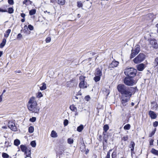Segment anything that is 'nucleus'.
Listing matches in <instances>:
<instances>
[{
	"label": "nucleus",
	"mask_w": 158,
	"mask_h": 158,
	"mask_svg": "<svg viewBox=\"0 0 158 158\" xmlns=\"http://www.w3.org/2000/svg\"><path fill=\"white\" fill-rule=\"evenodd\" d=\"M38 104L35 97L30 98L27 104V109L31 113L38 114L40 108L38 106Z\"/></svg>",
	"instance_id": "1"
},
{
	"label": "nucleus",
	"mask_w": 158,
	"mask_h": 158,
	"mask_svg": "<svg viewBox=\"0 0 158 158\" xmlns=\"http://www.w3.org/2000/svg\"><path fill=\"white\" fill-rule=\"evenodd\" d=\"M117 89L122 94L121 98L130 99L132 93L130 89H127L124 85L119 84L117 86Z\"/></svg>",
	"instance_id": "2"
},
{
	"label": "nucleus",
	"mask_w": 158,
	"mask_h": 158,
	"mask_svg": "<svg viewBox=\"0 0 158 158\" xmlns=\"http://www.w3.org/2000/svg\"><path fill=\"white\" fill-rule=\"evenodd\" d=\"M137 70L133 68H127L124 70V73L130 77H134L136 74Z\"/></svg>",
	"instance_id": "3"
},
{
	"label": "nucleus",
	"mask_w": 158,
	"mask_h": 158,
	"mask_svg": "<svg viewBox=\"0 0 158 158\" xmlns=\"http://www.w3.org/2000/svg\"><path fill=\"white\" fill-rule=\"evenodd\" d=\"M85 78L86 77L83 76H81L80 77L79 80L80 81V82L79 84V86L80 88H86L89 86L87 83L85 81Z\"/></svg>",
	"instance_id": "4"
},
{
	"label": "nucleus",
	"mask_w": 158,
	"mask_h": 158,
	"mask_svg": "<svg viewBox=\"0 0 158 158\" xmlns=\"http://www.w3.org/2000/svg\"><path fill=\"white\" fill-rule=\"evenodd\" d=\"M145 59V55L143 53H140L133 60V61L135 64H138L142 62Z\"/></svg>",
	"instance_id": "5"
},
{
	"label": "nucleus",
	"mask_w": 158,
	"mask_h": 158,
	"mask_svg": "<svg viewBox=\"0 0 158 158\" xmlns=\"http://www.w3.org/2000/svg\"><path fill=\"white\" fill-rule=\"evenodd\" d=\"M124 82L127 85L132 86L135 84L136 81L130 77H126L124 78Z\"/></svg>",
	"instance_id": "6"
},
{
	"label": "nucleus",
	"mask_w": 158,
	"mask_h": 158,
	"mask_svg": "<svg viewBox=\"0 0 158 158\" xmlns=\"http://www.w3.org/2000/svg\"><path fill=\"white\" fill-rule=\"evenodd\" d=\"M140 48L139 45H137L135 46L134 49H132L131 50V54L130 58L131 59L135 56L138 54L140 51Z\"/></svg>",
	"instance_id": "7"
},
{
	"label": "nucleus",
	"mask_w": 158,
	"mask_h": 158,
	"mask_svg": "<svg viewBox=\"0 0 158 158\" xmlns=\"http://www.w3.org/2000/svg\"><path fill=\"white\" fill-rule=\"evenodd\" d=\"M8 127L12 131H15L17 130V128L14 121H11L9 122Z\"/></svg>",
	"instance_id": "8"
},
{
	"label": "nucleus",
	"mask_w": 158,
	"mask_h": 158,
	"mask_svg": "<svg viewBox=\"0 0 158 158\" xmlns=\"http://www.w3.org/2000/svg\"><path fill=\"white\" fill-rule=\"evenodd\" d=\"M130 100L129 99L121 98V106L123 107L126 106Z\"/></svg>",
	"instance_id": "9"
},
{
	"label": "nucleus",
	"mask_w": 158,
	"mask_h": 158,
	"mask_svg": "<svg viewBox=\"0 0 158 158\" xmlns=\"http://www.w3.org/2000/svg\"><path fill=\"white\" fill-rule=\"evenodd\" d=\"M119 64V62L115 60L113 61L110 64L109 67L110 68H114L117 66Z\"/></svg>",
	"instance_id": "10"
},
{
	"label": "nucleus",
	"mask_w": 158,
	"mask_h": 158,
	"mask_svg": "<svg viewBox=\"0 0 158 158\" xmlns=\"http://www.w3.org/2000/svg\"><path fill=\"white\" fill-rule=\"evenodd\" d=\"M94 75L101 77L102 75V70L98 68L97 69L95 70Z\"/></svg>",
	"instance_id": "11"
},
{
	"label": "nucleus",
	"mask_w": 158,
	"mask_h": 158,
	"mask_svg": "<svg viewBox=\"0 0 158 158\" xmlns=\"http://www.w3.org/2000/svg\"><path fill=\"white\" fill-rule=\"evenodd\" d=\"M150 43L152 45L153 48H158V44L156 41L154 40H151Z\"/></svg>",
	"instance_id": "12"
},
{
	"label": "nucleus",
	"mask_w": 158,
	"mask_h": 158,
	"mask_svg": "<svg viewBox=\"0 0 158 158\" xmlns=\"http://www.w3.org/2000/svg\"><path fill=\"white\" fill-rule=\"evenodd\" d=\"M151 108L152 110L156 109L158 107V104L156 102L154 101L151 102Z\"/></svg>",
	"instance_id": "13"
},
{
	"label": "nucleus",
	"mask_w": 158,
	"mask_h": 158,
	"mask_svg": "<svg viewBox=\"0 0 158 158\" xmlns=\"http://www.w3.org/2000/svg\"><path fill=\"white\" fill-rule=\"evenodd\" d=\"M149 115L151 118L152 119H155L156 117V114L153 111H149Z\"/></svg>",
	"instance_id": "14"
},
{
	"label": "nucleus",
	"mask_w": 158,
	"mask_h": 158,
	"mask_svg": "<svg viewBox=\"0 0 158 158\" xmlns=\"http://www.w3.org/2000/svg\"><path fill=\"white\" fill-rule=\"evenodd\" d=\"M50 136L52 138H56L58 137L57 133L54 130H52L51 131V133L50 134Z\"/></svg>",
	"instance_id": "15"
},
{
	"label": "nucleus",
	"mask_w": 158,
	"mask_h": 158,
	"mask_svg": "<svg viewBox=\"0 0 158 158\" xmlns=\"http://www.w3.org/2000/svg\"><path fill=\"white\" fill-rule=\"evenodd\" d=\"M144 64H139L137 66L138 70L140 71H142L144 68Z\"/></svg>",
	"instance_id": "16"
},
{
	"label": "nucleus",
	"mask_w": 158,
	"mask_h": 158,
	"mask_svg": "<svg viewBox=\"0 0 158 158\" xmlns=\"http://www.w3.org/2000/svg\"><path fill=\"white\" fill-rule=\"evenodd\" d=\"M109 129V127L107 125H105L103 127V130L104 132L103 133V135H105L106 133Z\"/></svg>",
	"instance_id": "17"
},
{
	"label": "nucleus",
	"mask_w": 158,
	"mask_h": 158,
	"mask_svg": "<svg viewBox=\"0 0 158 158\" xmlns=\"http://www.w3.org/2000/svg\"><path fill=\"white\" fill-rule=\"evenodd\" d=\"M20 148L22 151L24 152L28 149L26 146L23 145H21L20 146Z\"/></svg>",
	"instance_id": "18"
},
{
	"label": "nucleus",
	"mask_w": 158,
	"mask_h": 158,
	"mask_svg": "<svg viewBox=\"0 0 158 158\" xmlns=\"http://www.w3.org/2000/svg\"><path fill=\"white\" fill-rule=\"evenodd\" d=\"M6 39L5 38H3L2 42L0 44V48H2L5 45L6 43Z\"/></svg>",
	"instance_id": "19"
},
{
	"label": "nucleus",
	"mask_w": 158,
	"mask_h": 158,
	"mask_svg": "<svg viewBox=\"0 0 158 158\" xmlns=\"http://www.w3.org/2000/svg\"><path fill=\"white\" fill-rule=\"evenodd\" d=\"M25 154L26 155L25 158L27 157H30L31 155V150L28 149L26 151L24 152Z\"/></svg>",
	"instance_id": "20"
},
{
	"label": "nucleus",
	"mask_w": 158,
	"mask_h": 158,
	"mask_svg": "<svg viewBox=\"0 0 158 158\" xmlns=\"http://www.w3.org/2000/svg\"><path fill=\"white\" fill-rule=\"evenodd\" d=\"M11 30L10 29H8L6 31L5 33L4 34V36L6 38H7L9 36Z\"/></svg>",
	"instance_id": "21"
},
{
	"label": "nucleus",
	"mask_w": 158,
	"mask_h": 158,
	"mask_svg": "<svg viewBox=\"0 0 158 158\" xmlns=\"http://www.w3.org/2000/svg\"><path fill=\"white\" fill-rule=\"evenodd\" d=\"M42 86H40V89L41 90H44L46 89V84L44 82H43L42 84Z\"/></svg>",
	"instance_id": "22"
},
{
	"label": "nucleus",
	"mask_w": 158,
	"mask_h": 158,
	"mask_svg": "<svg viewBox=\"0 0 158 158\" xmlns=\"http://www.w3.org/2000/svg\"><path fill=\"white\" fill-rule=\"evenodd\" d=\"M70 109L71 110L74 112H77V108L73 105H72L70 106Z\"/></svg>",
	"instance_id": "23"
},
{
	"label": "nucleus",
	"mask_w": 158,
	"mask_h": 158,
	"mask_svg": "<svg viewBox=\"0 0 158 158\" xmlns=\"http://www.w3.org/2000/svg\"><path fill=\"white\" fill-rule=\"evenodd\" d=\"M151 152L153 154L158 156V150L154 148H152L151 151Z\"/></svg>",
	"instance_id": "24"
},
{
	"label": "nucleus",
	"mask_w": 158,
	"mask_h": 158,
	"mask_svg": "<svg viewBox=\"0 0 158 158\" xmlns=\"http://www.w3.org/2000/svg\"><path fill=\"white\" fill-rule=\"evenodd\" d=\"M65 2V0H57V3L60 5H64Z\"/></svg>",
	"instance_id": "25"
},
{
	"label": "nucleus",
	"mask_w": 158,
	"mask_h": 158,
	"mask_svg": "<svg viewBox=\"0 0 158 158\" xmlns=\"http://www.w3.org/2000/svg\"><path fill=\"white\" fill-rule=\"evenodd\" d=\"M83 125H81L77 127V131L79 132H81L83 130Z\"/></svg>",
	"instance_id": "26"
},
{
	"label": "nucleus",
	"mask_w": 158,
	"mask_h": 158,
	"mask_svg": "<svg viewBox=\"0 0 158 158\" xmlns=\"http://www.w3.org/2000/svg\"><path fill=\"white\" fill-rule=\"evenodd\" d=\"M95 76L94 77L93 79L95 82H97L100 81L101 79V77L99 76Z\"/></svg>",
	"instance_id": "27"
},
{
	"label": "nucleus",
	"mask_w": 158,
	"mask_h": 158,
	"mask_svg": "<svg viewBox=\"0 0 158 158\" xmlns=\"http://www.w3.org/2000/svg\"><path fill=\"white\" fill-rule=\"evenodd\" d=\"M77 6L78 8L82 7L83 6L82 2L80 1H78L77 2Z\"/></svg>",
	"instance_id": "28"
},
{
	"label": "nucleus",
	"mask_w": 158,
	"mask_h": 158,
	"mask_svg": "<svg viewBox=\"0 0 158 158\" xmlns=\"http://www.w3.org/2000/svg\"><path fill=\"white\" fill-rule=\"evenodd\" d=\"M36 12V10L35 9H32L29 11V15H32L35 14Z\"/></svg>",
	"instance_id": "29"
},
{
	"label": "nucleus",
	"mask_w": 158,
	"mask_h": 158,
	"mask_svg": "<svg viewBox=\"0 0 158 158\" xmlns=\"http://www.w3.org/2000/svg\"><path fill=\"white\" fill-rule=\"evenodd\" d=\"M20 144V141L18 139H15L14 141V144L16 146H18Z\"/></svg>",
	"instance_id": "30"
},
{
	"label": "nucleus",
	"mask_w": 158,
	"mask_h": 158,
	"mask_svg": "<svg viewBox=\"0 0 158 158\" xmlns=\"http://www.w3.org/2000/svg\"><path fill=\"white\" fill-rule=\"evenodd\" d=\"M73 142L74 141L73 139L71 138H68L67 139V142L70 144H72L73 143Z\"/></svg>",
	"instance_id": "31"
},
{
	"label": "nucleus",
	"mask_w": 158,
	"mask_h": 158,
	"mask_svg": "<svg viewBox=\"0 0 158 158\" xmlns=\"http://www.w3.org/2000/svg\"><path fill=\"white\" fill-rule=\"evenodd\" d=\"M43 96V94L40 92H38L36 94V97L38 98H40Z\"/></svg>",
	"instance_id": "32"
},
{
	"label": "nucleus",
	"mask_w": 158,
	"mask_h": 158,
	"mask_svg": "<svg viewBox=\"0 0 158 158\" xmlns=\"http://www.w3.org/2000/svg\"><path fill=\"white\" fill-rule=\"evenodd\" d=\"M131 128V126L129 124L125 125L124 127V129L125 130H129Z\"/></svg>",
	"instance_id": "33"
},
{
	"label": "nucleus",
	"mask_w": 158,
	"mask_h": 158,
	"mask_svg": "<svg viewBox=\"0 0 158 158\" xmlns=\"http://www.w3.org/2000/svg\"><path fill=\"white\" fill-rule=\"evenodd\" d=\"M34 131V127L32 126H30L29 128V132L30 133H32Z\"/></svg>",
	"instance_id": "34"
},
{
	"label": "nucleus",
	"mask_w": 158,
	"mask_h": 158,
	"mask_svg": "<svg viewBox=\"0 0 158 158\" xmlns=\"http://www.w3.org/2000/svg\"><path fill=\"white\" fill-rule=\"evenodd\" d=\"M154 63L155 66H156L158 65V58L155 59Z\"/></svg>",
	"instance_id": "35"
},
{
	"label": "nucleus",
	"mask_w": 158,
	"mask_h": 158,
	"mask_svg": "<svg viewBox=\"0 0 158 158\" xmlns=\"http://www.w3.org/2000/svg\"><path fill=\"white\" fill-rule=\"evenodd\" d=\"M2 156L4 158H8L9 157V156L6 153H3L2 154Z\"/></svg>",
	"instance_id": "36"
},
{
	"label": "nucleus",
	"mask_w": 158,
	"mask_h": 158,
	"mask_svg": "<svg viewBox=\"0 0 158 158\" xmlns=\"http://www.w3.org/2000/svg\"><path fill=\"white\" fill-rule=\"evenodd\" d=\"M31 145L33 147H35L36 145L35 141H33L31 142Z\"/></svg>",
	"instance_id": "37"
},
{
	"label": "nucleus",
	"mask_w": 158,
	"mask_h": 158,
	"mask_svg": "<svg viewBox=\"0 0 158 158\" xmlns=\"http://www.w3.org/2000/svg\"><path fill=\"white\" fill-rule=\"evenodd\" d=\"M14 10L12 8H9L8 9V12L10 14H12Z\"/></svg>",
	"instance_id": "38"
},
{
	"label": "nucleus",
	"mask_w": 158,
	"mask_h": 158,
	"mask_svg": "<svg viewBox=\"0 0 158 158\" xmlns=\"http://www.w3.org/2000/svg\"><path fill=\"white\" fill-rule=\"evenodd\" d=\"M36 120V118L35 117H32V118H30L29 121L30 122H35Z\"/></svg>",
	"instance_id": "39"
},
{
	"label": "nucleus",
	"mask_w": 158,
	"mask_h": 158,
	"mask_svg": "<svg viewBox=\"0 0 158 158\" xmlns=\"http://www.w3.org/2000/svg\"><path fill=\"white\" fill-rule=\"evenodd\" d=\"M116 157V153L115 152H113L112 154V158H115Z\"/></svg>",
	"instance_id": "40"
},
{
	"label": "nucleus",
	"mask_w": 158,
	"mask_h": 158,
	"mask_svg": "<svg viewBox=\"0 0 158 158\" xmlns=\"http://www.w3.org/2000/svg\"><path fill=\"white\" fill-rule=\"evenodd\" d=\"M131 151H132L134 150V146H135V143L133 142L131 143Z\"/></svg>",
	"instance_id": "41"
},
{
	"label": "nucleus",
	"mask_w": 158,
	"mask_h": 158,
	"mask_svg": "<svg viewBox=\"0 0 158 158\" xmlns=\"http://www.w3.org/2000/svg\"><path fill=\"white\" fill-rule=\"evenodd\" d=\"M68 123H69L67 119H65L64 120V125L65 126H67L68 124Z\"/></svg>",
	"instance_id": "42"
},
{
	"label": "nucleus",
	"mask_w": 158,
	"mask_h": 158,
	"mask_svg": "<svg viewBox=\"0 0 158 158\" xmlns=\"http://www.w3.org/2000/svg\"><path fill=\"white\" fill-rule=\"evenodd\" d=\"M128 139V137L127 135H126L124 136L122 138V139L124 141H126Z\"/></svg>",
	"instance_id": "43"
},
{
	"label": "nucleus",
	"mask_w": 158,
	"mask_h": 158,
	"mask_svg": "<svg viewBox=\"0 0 158 158\" xmlns=\"http://www.w3.org/2000/svg\"><path fill=\"white\" fill-rule=\"evenodd\" d=\"M51 40V38L50 37H48L46 38V43H49L50 42Z\"/></svg>",
	"instance_id": "44"
},
{
	"label": "nucleus",
	"mask_w": 158,
	"mask_h": 158,
	"mask_svg": "<svg viewBox=\"0 0 158 158\" xmlns=\"http://www.w3.org/2000/svg\"><path fill=\"white\" fill-rule=\"evenodd\" d=\"M8 3L10 5H13L14 3L13 0H8Z\"/></svg>",
	"instance_id": "45"
},
{
	"label": "nucleus",
	"mask_w": 158,
	"mask_h": 158,
	"mask_svg": "<svg viewBox=\"0 0 158 158\" xmlns=\"http://www.w3.org/2000/svg\"><path fill=\"white\" fill-rule=\"evenodd\" d=\"M28 28L30 30H32L33 29V27L31 25H29L28 26Z\"/></svg>",
	"instance_id": "46"
},
{
	"label": "nucleus",
	"mask_w": 158,
	"mask_h": 158,
	"mask_svg": "<svg viewBox=\"0 0 158 158\" xmlns=\"http://www.w3.org/2000/svg\"><path fill=\"white\" fill-rule=\"evenodd\" d=\"M153 126L155 127H157L158 126V122L157 121H155L153 123Z\"/></svg>",
	"instance_id": "47"
},
{
	"label": "nucleus",
	"mask_w": 158,
	"mask_h": 158,
	"mask_svg": "<svg viewBox=\"0 0 158 158\" xmlns=\"http://www.w3.org/2000/svg\"><path fill=\"white\" fill-rule=\"evenodd\" d=\"M105 158H110V152H107V155L106 156Z\"/></svg>",
	"instance_id": "48"
},
{
	"label": "nucleus",
	"mask_w": 158,
	"mask_h": 158,
	"mask_svg": "<svg viewBox=\"0 0 158 158\" xmlns=\"http://www.w3.org/2000/svg\"><path fill=\"white\" fill-rule=\"evenodd\" d=\"M28 1H30V3H31V1H29V0H24V1L23 2V4H25L26 5L27 4V3Z\"/></svg>",
	"instance_id": "49"
},
{
	"label": "nucleus",
	"mask_w": 158,
	"mask_h": 158,
	"mask_svg": "<svg viewBox=\"0 0 158 158\" xmlns=\"http://www.w3.org/2000/svg\"><path fill=\"white\" fill-rule=\"evenodd\" d=\"M153 141H154L152 139H151L150 140L149 143H150V145H153Z\"/></svg>",
	"instance_id": "50"
},
{
	"label": "nucleus",
	"mask_w": 158,
	"mask_h": 158,
	"mask_svg": "<svg viewBox=\"0 0 158 158\" xmlns=\"http://www.w3.org/2000/svg\"><path fill=\"white\" fill-rule=\"evenodd\" d=\"M0 12H7V10H6L0 8Z\"/></svg>",
	"instance_id": "51"
},
{
	"label": "nucleus",
	"mask_w": 158,
	"mask_h": 158,
	"mask_svg": "<svg viewBox=\"0 0 158 158\" xmlns=\"http://www.w3.org/2000/svg\"><path fill=\"white\" fill-rule=\"evenodd\" d=\"M22 37V35L21 34L19 33L18 35L17 36V38L19 39L20 38H21Z\"/></svg>",
	"instance_id": "52"
},
{
	"label": "nucleus",
	"mask_w": 158,
	"mask_h": 158,
	"mask_svg": "<svg viewBox=\"0 0 158 158\" xmlns=\"http://www.w3.org/2000/svg\"><path fill=\"white\" fill-rule=\"evenodd\" d=\"M85 100L87 101H89V97L88 96H86L85 97Z\"/></svg>",
	"instance_id": "53"
},
{
	"label": "nucleus",
	"mask_w": 158,
	"mask_h": 158,
	"mask_svg": "<svg viewBox=\"0 0 158 158\" xmlns=\"http://www.w3.org/2000/svg\"><path fill=\"white\" fill-rule=\"evenodd\" d=\"M2 100V94L0 95V102H1Z\"/></svg>",
	"instance_id": "54"
},
{
	"label": "nucleus",
	"mask_w": 158,
	"mask_h": 158,
	"mask_svg": "<svg viewBox=\"0 0 158 158\" xmlns=\"http://www.w3.org/2000/svg\"><path fill=\"white\" fill-rule=\"evenodd\" d=\"M21 16L23 18H24L25 17V15L24 13H22L21 14Z\"/></svg>",
	"instance_id": "55"
},
{
	"label": "nucleus",
	"mask_w": 158,
	"mask_h": 158,
	"mask_svg": "<svg viewBox=\"0 0 158 158\" xmlns=\"http://www.w3.org/2000/svg\"><path fill=\"white\" fill-rule=\"evenodd\" d=\"M2 51H0V57L2 56Z\"/></svg>",
	"instance_id": "56"
},
{
	"label": "nucleus",
	"mask_w": 158,
	"mask_h": 158,
	"mask_svg": "<svg viewBox=\"0 0 158 158\" xmlns=\"http://www.w3.org/2000/svg\"><path fill=\"white\" fill-rule=\"evenodd\" d=\"M56 0H50L51 2L53 3Z\"/></svg>",
	"instance_id": "57"
},
{
	"label": "nucleus",
	"mask_w": 158,
	"mask_h": 158,
	"mask_svg": "<svg viewBox=\"0 0 158 158\" xmlns=\"http://www.w3.org/2000/svg\"><path fill=\"white\" fill-rule=\"evenodd\" d=\"M2 128L6 129L7 127H6L3 126V127H2Z\"/></svg>",
	"instance_id": "58"
},
{
	"label": "nucleus",
	"mask_w": 158,
	"mask_h": 158,
	"mask_svg": "<svg viewBox=\"0 0 158 158\" xmlns=\"http://www.w3.org/2000/svg\"><path fill=\"white\" fill-rule=\"evenodd\" d=\"M25 21V19H22V20H21V21L22 22H24Z\"/></svg>",
	"instance_id": "59"
},
{
	"label": "nucleus",
	"mask_w": 158,
	"mask_h": 158,
	"mask_svg": "<svg viewBox=\"0 0 158 158\" xmlns=\"http://www.w3.org/2000/svg\"><path fill=\"white\" fill-rule=\"evenodd\" d=\"M6 92V90L5 89L3 91V93H2V95L3 94L5 93Z\"/></svg>",
	"instance_id": "60"
},
{
	"label": "nucleus",
	"mask_w": 158,
	"mask_h": 158,
	"mask_svg": "<svg viewBox=\"0 0 158 158\" xmlns=\"http://www.w3.org/2000/svg\"><path fill=\"white\" fill-rule=\"evenodd\" d=\"M131 105L132 106H134V103L133 102H132L131 103Z\"/></svg>",
	"instance_id": "61"
},
{
	"label": "nucleus",
	"mask_w": 158,
	"mask_h": 158,
	"mask_svg": "<svg viewBox=\"0 0 158 158\" xmlns=\"http://www.w3.org/2000/svg\"><path fill=\"white\" fill-rule=\"evenodd\" d=\"M75 112V115H77L78 114H77V112Z\"/></svg>",
	"instance_id": "62"
},
{
	"label": "nucleus",
	"mask_w": 158,
	"mask_h": 158,
	"mask_svg": "<svg viewBox=\"0 0 158 158\" xmlns=\"http://www.w3.org/2000/svg\"><path fill=\"white\" fill-rule=\"evenodd\" d=\"M7 142L6 141V142H5V145H7Z\"/></svg>",
	"instance_id": "63"
},
{
	"label": "nucleus",
	"mask_w": 158,
	"mask_h": 158,
	"mask_svg": "<svg viewBox=\"0 0 158 158\" xmlns=\"http://www.w3.org/2000/svg\"><path fill=\"white\" fill-rule=\"evenodd\" d=\"M157 145H158V140H157Z\"/></svg>",
	"instance_id": "64"
}]
</instances>
